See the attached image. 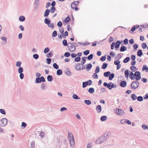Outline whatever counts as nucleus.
I'll list each match as a JSON object with an SVG mask.
<instances>
[{
    "mask_svg": "<svg viewBox=\"0 0 148 148\" xmlns=\"http://www.w3.org/2000/svg\"><path fill=\"white\" fill-rule=\"evenodd\" d=\"M131 70L133 72L135 71L138 70L136 67L134 66V65H132L130 67Z\"/></svg>",
    "mask_w": 148,
    "mask_h": 148,
    "instance_id": "nucleus-25",
    "label": "nucleus"
},
{
    "mask_svg": "<svg viewBox=\"0 0 148 148\" xmlns=\"http://www.w3.org/2000/svg\"><path fill=\"white\" fill-rule=\"evenodd\" d=\"M8 123V120L6 118H3L0 120V126L5 127Z\"/></svg>",
    "mask_w": 148,
    "mask_h": 148,
    "instance_id": "nucleus-7",
    "label": "nucleus"
},
{
    "mask_svg": "<svg viewBox=\"0 0 148 148\" xmlns=\"http://www.w3.org/2000/svg\"><path fill=\"white\" fill-rule=\"evenodd\" d=\"M102 143V137H99L98 138L96 141L95 143L96 144H99Z\"/></svg>",
    "mask_w": 148,
    "mask_h": 148,
    "instance_id": "nucleus-16",
    "label": "nucleus"
},
{
    "mask_svg": "<svg viewBox=\"0 0 148 148\" xmlns=\"http://www.w3.org/2000/svg\"><path fill=\"white\" fill-rule=\"evenodd\" d=\"M130 57H127L124 59L123 61V62L124 63H126L130 61Z\"/></svg>",
    "mask_w": 148,
    "mask_h": 148,
    "instance_id": "nucleus-21",
    "label": "nucleus"
},
{
    "mask_svg": "<svg viewBox=\"0 0 148 148\" xmlns=\"http://www.w3.org/2000/svg\"><path fill=\"white\" fill-rule=\"evenodd\" d=\"M97 73H94V74L93 75L92 77L94 78H96L97 79L98 78V75L97 74Z\"/></svg>",
    "mask_w": 148,
    "mask_h": 148,
    "instance_id": "nucleus-64",
    "label": "nucleus"
},
{
    "mask_svg": "<svg viewBox=\"0 0 148 148\" xmlns=\"http://www.w3.org/2000/svg\"><path fill=\"white\" fill-rule=\"evenodd\" d=\"M71 54L69 52H66L64 54V56L65 57H68L70 56Z\"/></svg>",
    "mask_w": 148,
    "mask_h": 148,
    "instance_id": "nucleus-53",
    "label": "nucleus"
},
{
    "mask_svg": "<svg viewBox=\"0 0 148 148\" xmlns=\"http://www.w3.org/2000/svg\"><path fill=\"white\" fill-rule=\"evenodd\" d=\"M114 77V73L110 74L109 76L108 79L110 80H112Z\"/></svg>",
    "mask_w": 148,
    "mask_h": 148,
    "instance_id": "nucleus-22",
    "label": "nucleus"
},
{
    "mask_svg": "<svg viewBox=\"0 0 148 148\" xmlns=\"http://www.w3.org/2000/svg\"><path fill=\"white\" fill-rule=\"evenodd\" d=\"M93 57V55L92 54H90V55L88 56L87 58L88 60H90L92 59Z\"/></svg>",
    "mask_w": 148,
    "mask_h": 148,
    "instance_id": "nucleus-49",
    "label": "nucleus"
},
{
    "mask_svg": "<svg viewBox=\"0 0 148 148\" xmlns=\"http://www.w3.org/2000/svg\"><path fill=\"white\" fill-rule=\"evenodd\" d=\"M33 58L36 60L38 59L39 58V56L38 54H34L33 56Z\"/></svg>",
    "mask_w": 148,
    "mask_h": 148,
    "instance_id": "nucleus-48",
    "label": "nucleus"
},
{
    "mask_svg": "<svg viewBox=\"0 0 148 148\" xmlns=\"http://www.w3.org/2000/svg\"><path fill=\"white\" fill-rule=\"evenodd\" d=\"M120 45L119 40H117L116 42H112L110 45L111 49L113 50L114 47L115 50H119Z\"/></svg>",
    "mask_w": 148,
    "mask_h": 148,
    "instance_id": "nucleus-2",
    "label": "nucleus"
},
{
    "mask_svg": "<svg viewBox=\"0 0 148 148\" xmlns=\"http://www.w3.org/2000/svg\"><path fill=\"white\" fill-rule=\"evenodd\" d=\"M50 12V11L48 9H47L45 12L44 16L47 17L49 15Z\"/></svg>",
    "mask_w": 148,
    "mask_h": 148,
    "instance_id": "nucleus-19",
    "label": "nucleus"
},
{
    "mask_svg": "<svg viewBox=\"0 0 148 148\" xmlns=\"http://www.w3.org/2000/svg\"><path fill=\"white\" fill-rule=\"evenodd\" d=\"M92 147V143L91 142H89L88 143L86 148H90Z\"/></svg>",
    "mask_w": 148,
    "mask_h": 148,
    "instance_id": "nucleus-59",
    "label": "nucleus"
},
{
    "mask_svg": "<svg viewBox=\"0 0 148 148\" xmlns=\"http://www.w3.org/2000/svg\"><path fill=\"white\" fill-rule=\"evenodd\" d=\"M111 135L110 132H106L102 136V142H104L107 140Z\"/></svg>",
    "mask_w": 148,
    "mask_h": 148,
    "instance_id": "nucleus-4",
    "label": "nucleus"
},
{
    "mask_svg": "<svg viewBox=\"0 0 148 148\" xmlns=\"http://www.w3.org/2000/svg\"><path fill=\"white\" fill-rule=\"evenodd\" d=\"M59 30L61 34H62V35H63L64 30L63 28V27H61L59 28Z\"/></svg>",
    "mask_w": 148,
    "mask_h": 148,
    "instance_id": "nucleus-61",
    "label": "nucleus"
},
{
    "mask_svg": "<svg viewBox=\"0 0 148 148\" xmlns=\"http://www.w3.org/2000/svg\"><path fill=\"white\" fill-rule=\"evenodd\" d=\"M45 81V80L43 76H41L40 77H37L35 80V82L36 83H39L41 82H44Z\"/></svg>",
    "mask_w": 148,
    "mask_h": 148,
    "instance_id": "nucleus-9",
    "label": "nucleus"
},
{
    "mask_svg": "<svg viewBox=\"0 0 148 148\" xmlns=\"http://www.w3.org/2000/svg\"><path fill=\"white\" fill-rule=\"evenodd\" d=\"M89 92L91 93H93L94 92V89L93 88H90L88 90Z\"/></svg>",
    "mask_w": 148,
    "mask_h": 148,
    "instance_id": "nucleus-41",
    "label": "nucleus"
},
{
    "mask_svg": "<svg viewBox=\"0 0 148 148\" xmlns=\"http://www.w3.org/2000/svg\"><path fill=\"white\" fill-rule=\"evenodd\" d=\"M79 3L78 1L72 2L71 4V7L73 9H75L76 11H77L79 9L77 7Z\"/></svg>",
    "mask_w": 148,
    "mask_h": 148,
    "instance_id": "nucleus-6",
    "label": "nucleus"
},
{
    "mask_svg": "<svg viewBox=\"0 0 148 148\" xmlns=\"http://www.w3.org/2000/svg\"><path fill=\"white\" fill-rule=\"evenodd\" d=\"M131 97L133 100H135L137 99L136 95L135 94H132L131 95Z\"/></svg>",
    "mask_w": 148,
    "mask_h": 148,
    "instance_id": "nucleus-24",
    "label": "nucleus"
},
{
    "mask_svg": "<svg viewBox=\"0 0 148 148\" xmlns=\"http://www.w3.org/2000/svg\"><path fill=\"white\" fill-rule=\"evenodd\" d=\"M44 22L47 24L49 25L51 23V21L48 18H46L44 20Z\"/></svg>",
    "mask_w": 148,
    "mask_h": 148,
    "instance_id": "nucleus-27",
    "label": "nucleus"
},
{
    "mask_svg": "<svg viewBox=\"0 0 148 148\" xmlns=\"http://www.w3.org/2000/svg\"><path fill=\"white\" fill-rule=\"evenodd\" d=\"M62 74V71L60 69H58L57 71V74L58 75H60Z\"/></svg>",
    "mask_w": 148,
    "mask_h": 148,
    "instance_id": "nucleus-37",
    "label": "nucleus"
},
{
    "mask_svg": "<svg viewBox=\"0 0 148 148\" xmlns=\"http://www.w3.org/2000/svg\"><path fill=\"white\" fill-rule=\"evenodd\" d=\"M84 103L87 105H89L91 104V102L90 100H85L84 101Z\"/></svg>",
    "mask_w": 148,
    "mask_h": 148,
    "instance_id": "nucleus-29",
    "label": "nucleus"
},
{
    "mask_svg": "<svg viewBox=\"0 0 148 148\" xmlns=\"http://www.w3.org/2000/svg\"><path fill=\"white\" fill-rule=\"evenodd\" d=\"M23 72V69L22 67H19L18 69V72L19 73H22Z\"/></svg>",
    "mask_w": 148,
    "mask_h": 148,
    "instance_id": "nucleus-46",
    "label": "nucleus"
},
{
    "mask_svg": "<svg viewBox=\"0 0 148 148\" xmlns=\"http://www.w3.org/2000/svg\"><path fill=\"white\" fill-rule=\"evenodd\" d=\"M70 20V18L69 16L67 17L64 20L65 22L68 23L69 21Z\"/></svg>",
    "mask_w": 148,
    "mask_h": 148,
    "instance_id": "nucleus-43",
    "label": "nucleus"
},
{
    "mask_svg": "<svg viewBox=\"0 0 148 148\" xmlns=\"http://www.w3.org/2000/svg\"><path fill=\"white\" fill-rule=\"evenodd\" d=\"M143 71H145L146 72H148V67L147 66V65H143L142 68Z\"/></svg>",
    "mask_w": 148,
    "mask_h": 148,
    "instance_id": "nucleus-30",
    "label": "nucleus"
},
{
    "mask_svg": "<svg viewBox=\"0 0 148 148\" xmlns=\"http://www.w3.org/2000/svg\"><path fill=\"white\" fill-rule=\"evenodd\" d=\"M68 139L69 141L71 147H74L75 144L74 137L72 134L70 132H68Z\"/></svg>",
    "mask_w": 148,
    "mask_h": 148,
    "instance_id": "nucleus-1",
    "label": "nucleus"
},
{
    "mask_svg": "<svg viewBox=\"0 0 148 148\" xmlns=\"http://www.w3.org/2000/svg\"><path fill=\"white\" fill-rule=\"evenodd\" d=\"M50 49L48 47H46L45 48L44 52L45 53H46L49 51Z\"/></svg>",
    "mask_w": 148,
    "mask_h": 148,
    "instance_id": "nucleus-55",
    "label": "nucleus"
},
{
    "mask_svg": "<svg viewBox=\"0 0 148 148\" xmlns=\"http://www.w3.org/2000/svg\"><path fill=\"white\" fill-rule=\"evenodd\" d=\"M80 58L79 56L75 58V61L77 62H79L80 60Z\"/></svg>",
    "mask_w": 148,
    "mask_h": 148,
    "instance_id": "nucleus-62",
    "label": "nucleus"
},
{
    "mask_svg": "<svg viewBox=\"0 0 148 148\" xmlns=\"http://www.w3.org/2000/svg\"><path fill=\"white\" fill-rule=\"evenodd\" d=\"M130 44L131 45H132L134 43V40L133 39L131 38L129 41Z\"/></svg>",
    "mask_w": 148,
    "mask_h": 148,
    "instance_id": "nucleus-54",
    "label": "nucleus"
},
{
    "mask_svg": "<svg viewBox=\"0 0 148 148\" xmlns=\"http://www.w3.org/2000/svg\"><path fill=\"white\" fill-rule=\"evenodd\" d=\"M134 50L135 51L137 50V48L138 47V44H134L133 45Z\"/></svg>",
    "mask_w": 148,
    "mask_h": 148,
    "instance_id": "nucleus-33",
    "label": "nucleus"
},
{
    "mask_svg": "<svg viewBox=\"0 0 148 148\" xmlns=\"http://www.w3.org/2000/svg\"><path fill=\"white\" fill-rule=\"evenodd\" d=\"M40 0H35L34 2V6H36L35 7V8H38L37 7V6L39 4V2L40 1Z\"/></svg>",
    "mask_w": 148,
    "mask_h": 148,
    "instance_id": "nucleus-18",
    "label": "nucleus"
},
{
    "mask_svg": "<svg viewBox=\"0 0 148 148\" xmlns=\"http://www.w3.org/2000/svg\"><path fill=\"white\" fill-rule=\"evenodd\" d=\"M25 17L23 16H21L19 18V20L21 21H25Z\"/></svg>",
    "mask_w": 148,
    "mask_h": 148,
    "instance_id": "nucleus-28",
    "label": "nucleus"
},
{
    "mask_svg": "<svg viewBox=\"0 0 148 148\" xmlns=\"http://www.w3.org/2000/svg\"><path fill=\"white\" fill-rule=\"evenodd\" d=\"M89 52L90 51L89 50H86L84 51L83 53L86 56L89 54Z\"/></svg>",
    "mask_w": 148,
    "mask_h": 148,
    "instance_id": "nucleus-60",
    "label": "nucleus"
},
{
    "mask_svg": "<svg viewBox=\"0 0 148 148\" xmlns=\"http://www.w3.org/2000/svg\"><path fill=\"white\" fill-rule=\"evenodd\" d=\"M141 46L144 49H145L147 47V45L145 42L141 44Z\"/></svg>",
    "mask_w": 148,
    "mask_h": 148,
    "instance_id": "nucleus-40",
    "label": "nucleus"
},
{
    "mask_svg": "<svg viewBox=\"0 0 148 148\" xmlns=\"http://www.w3.org/2000/svg\"><path fill=\"white\" fill-rule=\"evenodd\" d=\"M47 25L48 27H51L52 29L54 28V23H50L49 24Z\"/></svg>",
    "mask_w": 148,
    "mask_h": 148,
    "instance_id": "nucleus-42",
    "label": "nucleus"
},
{
    "mask_svg": "<svg viewBox=\"0 0 148 148\" xmlns=\"http://www.w3.org/2000/svg\"><path fill=\"white\" fill-rule=\"evenodd\" d=\"M127 85V82L125 81H123L121 82L120 85L122 87H125Z\"/></svg>",
    "mask_w": 148,
    "mask_h": 148,
    "instance_id": "nucleus-13",
    "label": "nucleus"
},
{
    "mask_svg": "<svg viewBox=\"0 0 148 148\" xmlns=\"http://www.w3.org/2000/svg\"><path fill=\"white\" fill-rule=\"evenodd\" d=\"M119 59L115 60L114 62V64L115 65H120V62L119 60Z\"/></svg>",
    "mask_w": 148,
    "mask_h": 148,
    "instance_id": "nucleus-52",
    "label": "nucleus"
},
{
    "mask_svg": "<svg viewBox=\"0 0 148 148\" xmlns=\"http://www.w3.org/2000/svg\"><path fill=\"white\" fill-rule=\"evenodd\" d=\"M103 85L105 87L108 88L110 90H111L113 88L116 87V86L114 84L111 82L108 84L105 82L103 83Z\"/></svg>",
    "mask_w": 148,
    "mask_h": 148,
    "instance_id": "nucleus-3",
    "label": "nucleus"
},
{
    "mask_svg": "<svg viewBox=\"0 0 148 148\" xmlns=\"http://www.w3.org/2000/svg\"><path fill=\"white\" fill-rule=\"evenodd\" d=\"M125 77L127 78L129 75V72L128 70H126L125 72Z\"/></svg>",
    "mask_w": 148,
    "mask_h": 148,
    "instance_id": "nucleus-32",
    "label": "nucleus"
},
{
    "mask_svg": "<svg viewBox=\"0 0 148 148\" xmlns=\"http://www.w3.org/2000/svg\"><path fill=\"white\" fill-rule=\"evenodd\" d=\"M45 132H43L41 131L40 132V137L42 138H44L45 136Z\"/></svg>",
    "mask_w": 148,
    "mask_h": 148,
    "instance_id": "nucleus-47",
    "label": "nucleus"
},
{
    "mask_svg": "<svg viewBox=\"0 0 148 148\" xmlns=\"http://www.w3.org/2000/svg\"><path fill=\"white\" fill-rule=\"evenodd\" d=\"M69 45H68L67 47L69 51L71 52H73L75 50L76 48L75 45L71 44V45L69 46Z\"/></svg>",
    "mask_w": 148,
    "mask_h": 148,
    "instance_id": "nucleus-10",
    "label": "nucleus"
},
{
    "mask_svg": "<svg viewBox=\"0 0 148 148\" xmlns=\"http://www.w3.org/2000/svg\"><path fill=\"white\" fill-rule=\"evenodd\" d=\"M86 58L87 57H84L82 58V60L83 61H81L82 65V64H84L85 63L86 61Z\"/></svg>",
    "mask_w": 148,
    "mask_h": 148,
    "instance_id": "nucleus-31",
    "label": "nucleus"
},
{
    "mask_svg": "<svg viewBox=\"0 0 148 148\" xmlns=\"http://www.w3.org/2000/svg\"><path fill=\"white\" fill-rule=\"evenodd\" d=\"M47 79L48 81L51 82L52 81L53 79V77L51 75H49L48 76Z\"/></svg>",
    "mask_w": 148,
    "mask_h": 148,
    "instance_id": "nucleus-26",
    "label": "nucleus"
},
{
    "mask_svg": "<svg viewBox=\"0 0 148 148\" xmlns=\"http://www.w3.org/2000/svg\"><path fill=\"white\" fill-rule=\"evenodd\" d=\"M50 10H51V11H50L51 12V13H54V12L56 10V9H55V7H51V9Z\"/></svg>",
    "mask_w": 148,
    "mask_h": 148,
    "instance_id": "nucleus-58",
    "label": "nucleus"
},
{
    "mask_svg": "<svg viewBox=\"0 0 148 148\" xmlns=\"http://www.w3.org/2000/svg\"><path fill=\"white\" fill-rule=\"evenodd\" d=\"M88 85V84L86 82H84L82 83V87L83 88L86 87Z\"/></svg>",
    "mask_w": 148,
    "mask_h": 148,
    "instance_id": "nucleus-45",
    "label": "nucleus"
},
{
    "mask_svg": "<svg viewBox=\"0 0 148 148\" xmlns=\"http://www.w3.org/2000/svg\"><path fill=\"white\" fill-rule=\"evenodd\" d=\"M142 127L143 130H146V129H147L148 130V125H147L145 124H143L142 125Z\"/></svg>",
    "mask_w": 148,
    "mask_h": 148,
    "instance_id": "nucleus-36",
    "label": "nucleus"
},
{
    "mask_svg": "<svg viewBox=\"0 0 148 148\" xmlns=\"http://www.w3.org/2000/svg\"><path fill=\"white\" fill-rule=\"evenodd\" d=\"M96 109L97 111V112H100L101 110V106L100 105H98L97 106Z\"/></svg>",
    "mask_w": 148,
    "mask_h": 148,
    "instance_id": "nucleus-20",
    "label": "nucleus"
},
{
    "mask_svg": "<svg viewBox=\"0 0 148 148\" xmlns=\"http://www.w3.org/2000/svg\"><path fill=\"white\" fill-rule=\"evenodd\" d=\"M139 82L137 81H133L131 83V87L133 89H136L139 86Z\"/></svg>",
    "mask_w": 148,
    "mask_h": 148,
    "instance_id": "nucleus-5",
    "label": "nucleus"
},
{
    "mask_svg": "<svg viewBox=\"0 0 148 148\" xmlns=\"http://www.w3.org/2000/svg\"><path fill=\"white\" fill-rule=\"evenodd\" d=\"M51 59V58H47L46 59V62L47 64H50Z\"/></svg>",
    "mask_w": 148,
    "mask_h": 148,
    "instance_id": "nucleus-57",
    "label": "nucleus"
},
{
    "mask_svg": "<svg viewBox=\"0 0 148 148\" xmlns=\"http://www.w3.org/2000/svg\"><path fill=\"white\" fill-rule=\"evenodd\" d=\"M62 44L64 46H68L67 41L66 40L64 39L62 41Z\"/></svg>",
    "mask_w": 148,
    "mask_h": 148,
    "instance_id": "nucleus-44",
    "label": "nucleus"
},
{
    "mask_svg": "<svg viewBox=\"0 0 148 148\" xmlns=\"http://www.w3.org/2000/svg\"><path fill=\"white\" fill-rule=\"evenodd\" d=\"M137 100L139 101H143V98L142 96H139L137 97Z\"/></svg>",
    "mask_w": 148,
    "mask_h": 148,
    "instance_id": "nucleus-39",
    "label": "nucleus"
},
{
    "mask_svg": "<svg viewBox=\"0 0 148 148\" xmlns=\"http://www.w3.org/2000/svg\"><path fill=\"white\" fill-rule=\"evenodd\" d=\"M110 73V71L104 72L103 73L104 76L106 77H108L109 76Z\"/></svg>",
    "mask_w": 148,
    "mask_h": 148,
    "instance_id": "nucleus-34",
    "label": "nucleus"
},
{
    "mask_svg": "<svg viewBox=\"0 0 148 148\" xmlns=\"http://www.w3.org/2000/svg\"><path fill=\"white\" fill-rule=\"evenodd\" d=\"M130 77L132 80H134L135 79L134 74L132 72H131L130 73Z\"/></svg>",
    "mask_w": 148,
    "mask_h": 148,
    "instance_id": "nucleus-23",
    "label": "nucleus"
},
{
    "mask_svg": "<svg viewBox=\"0 0 148 148\" xmlns=\"http://www.w3.org/2000/svg\"><path fill=\"white\" fill-rule=\"evenodd\" d=\"M0 112L1 113L4 115H5L6 114L5 110L3 109H0Z\"/></svg>",
    "mask_w": 148,
    "mask_h": 148,
    "instance_id": "nucleus-50",
    "label": "nucleus"
},
{
    "mask_svg": "<svg viewBox=\"0 0 148 148\" xmlns=\"http://www.w3.org/2000/svg\"><path fill=\"white\" fill-rule=\"evenodd\" d=\"M84 65H76V69L77 71H80L85 69Z\"/></svg>",
    "mask_w": 148,
    "mask_h": 148,
    "instance_id": "nucleus-12",
    "label": "nucleus"
},
{
    "mask_svg": "<svg viewBox=\"0 0 148 148\" xmlns=\"http://www.w3.org/2000/svg\"><path fill=\"white\" fill-rule=\"evenodd\" d=\"M123 44H122V45H127L128 44V40L127 38H125L123 40Z\"/></svg>",
    "mask_w": 148,
    "mask_h": 148,
    "instance_id": "nucleus-38",
    "label": "nucleus"
},
{
    "mask_svg": "<svg viewBox=\"0 0 148 148\" xmlns=\"http://www.w3.org/2000/svg\"><path fill=\"white\" fill-rule=\"evenodd\" d=\"M131 59L132 61L135 60L136 59V56L135 55H132L131 56Z\"/></svg>",
    "mask_w": 148,
    "mask_h": 148,
    "instance_id": "nucleus-63",
    "label": "nucleus"
},
{
    "mask_svg": "<svg viewBox=\"0 0 148 148\" xmlns=\"http://www.w3.org/2000/svg\"><path fill=\"white\" fill-rule=\"evenodd\" d=\"M57 32L56 31H54L53 33L52 36L53 37H55L57 36Z\"/></svg>",
    "mask_w": 148,
    "mask_h": 148,
    "instance_id": "nucleus-56",
    "label": "nucleus"
},
{
    "mask_svg": "<svg viewBox=\"0 0 148 148\" xmlns=\"http://www.w3.org/2000/svg\"><path fill=\"white\" fill-rule=\"evenodd\" d=\"M137 53V56L139 57H141L143 55L142 50L140 49L138 50Z\"/></svg>",
    "mask_w": 148,
    "mask_h": 148,
    "instance_id": "nucleus-15",
    "label": "nucleus"
},
{
    "mask_svg": "<svg viewBox=\"0 0 148 148\" xmlns=\"http://www.w3.org/2000/svg\"><path fill=\"white\" fill-rule=\"evenodd\" d=\"M140 73L139 71H136L134 73L135 79L137 81L139 80L141 78V76H140Z\"/></svg>",
    "mask_w": 148,
    "mask_h": 148,
    "instance_id": "nucleus-8",
    "label": "nucleus"
},
{
    "mask_svg": "<svg viewBox=\"0 0 148 148\" xmlns=\"http://www.w3.org/2000/svg\"><path fill=\"white\" fill-rule=\"evenodd\" d=\"M127 48L124 45H122L121 46L119 50L121 52L127 50Z\"/></svg>",
    "mask_w": 148,
    "mask_h": 148,
    "instance_id": "nucleus-14",
    "label": "nucleus"
},
{
    "mask_svg": "<svg viewBox=\"0 0 148 148\" xmlns=\"http://www.w3.org/2000/svg\"><path fill=\"white\" fill-rule=\"evenodd\" d=\"M73 98L75 99H79L80 98L76 94H74L73 95Z\"/></svg>",
    "mask_w": 148,
    "mask_h": 148,
    "instance_id": "nucleus-35",
    "label": "nucleus"
},
{
    "mask_svg": "<svg viewBox=\"0 0 148 148\" xmlns=\"http://www.w3.org/2000/svg\"><path fill=\"white\" fill-rule=\"evenodd\" d=\"M65 73L66 75L68 76H71V73L68 69H67L66 70L65 72Z\"/></svg>",
    "mask_w": 148,
    "mask_h": 148,
    "instance_id": "nucleus-17",
    "label": "nucleus"
},
{
    "mask_svg": "<svg viewBox=\"0 0 148 148\" xmlns=\"http://www.w3.org/2000/svg\"><path fill=\"white\" fill-rule=\"evenodd\" d=\"M1 38L2 40L4 41V44H5L7 43V38H6L3 37H2Z\"/></svg>",
    "mask_w": 148,
    "mask_h": 148,
    "instance_id": "nucleus-51",
    "label": "nucleus"
},
{
    "mask_svg": "<svg viewBox=\"0 0 148 148\" xmlns=\"http://www.w3.org/2000/svg\"><path fill=\"white\" fill-rule=\"evenodd\" d=\"M116 113V114L120 115H122L124 114V111L120 109H117Z\"/></svg>",
    "mask_w": 148,
    "mask_h": 148,
    "instance_id": "nucleus-11",
    "label": "nucleus"
}]
</instances>
